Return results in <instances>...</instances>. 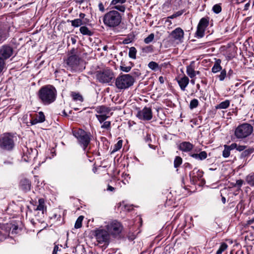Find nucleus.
Here are the masks:
<instances>
[{
	"instance_id": "nucleus-26",
	"label": "nucleus",
	"mask_w": 254,
	"mask_h": 254,
	"mask_svg": "<svg viewBox=\"0 0 254 254\" xmlns=\"http://www.w3.org/2000/svg\"><path fill=\"white\" fill-rule=\"evenodd\" d=\"M230 104V101L229 100H226L217 105L216 106V108L217 109H225L229 107Z\"/></svg>"
},
{
	"instance_id": "nucleus-63",
	"label": "nucleus",
	"mask_w": 254,
	"mask_h": 254,
	"mask_svg": "<svg viewBox=\"0 0 254 254\" xmlns=\"http://www.w3.org/2000/svg\"><path fill=\"white\" fill-rule=\"evenodd\" d=\"M131 41L130 40V39H125L123 41V43L125 44H127L129 43Z\"/></svg>"
},
{
	"instance_id": "nucleus-4",
	"label": "nucleus",
	"mask_w": 254,
	"mask_h": 254,
	"mask_svg": "<svg viewBox=\"0 0 254 254\" xmlns=\"http://www.w3.org/2000/svg\"><path fill=\"white\" fill-rule=\"evenodd\" d=\"M72 133L73 135L77 138L79 144L85 150L91 140L90 133H87L80 128L73 130Z\"/></svg>"
},
{
	"instance_id": "nucleus-21",
	"label": "nucleus",
	"mask_w": 254,
	"mask_h": 254,
	"mask_svg": "<svg viewBox=\"0 0 254 254\" xmlns=\"http://www.w3.org/2000/svg\"><path fill=\"white\" fill-rule=\"evenodd\" d=\"M45 120V117L42 112H40L36 115V118L31 120L32 125H36L39 123H43Z\"/></svg>"
},
{
	"instance_id": "nucleus-32",
	"label": "nucleus",
	"mask_w": 254,
	"mask_h": 254,
	"mask_svg": "<svg viewBox=\"0 0 254 254\" xmlns=\"http://www.w3.org/2000/svg\"><path fill=\"white\" fill-rule=\"evenodd\" d=\"M137 53V50L136 48L134 47H131L129 48L128 56L129 58L132 59H136V54Z\"/></svg>"
},
{
	"instance_id": "nucleus-23",
	"label": "nucleus",
	"mask_w": 254,
	"mask_h": 254,
	"mask_svg": "<svg viewBox=\"0 0 254 254\" xmlns=\"http://www.w3.org/2000/svg\"><path fill=\"white\" fill-rule=\"evenodd\" d=\"M221 60L220 59H216L215 62L211 68L213 73H216L222 70V66L220 64Z\"/></svg>"
},
{
	"instance_id": "nucleus-50",
	"label": "nucleus",
	"mask_w": 254,
	"mask_h": 254,
	"mask_svg": "<svg viewBox=\"0 0 254 254\" xmlns=\"http://www.w3.org/2000/svg\"><path fill=\"white\" fill-rule=\"evenodd\" d=\"M5 65V61L0 58V73L2 71Z\"/></svg>"
},
{
	"instance_id": "nucleus-56",
	"label": "nucleus",
	"mask_w": 254,
	"mask_h": 254,
	"mask_svg": "<svg viewBox=\"0 0 254 254\" xmlns=\"http://www.w3.org/2000/svg\"><path fill=\"white\" fill-rule=\"evenodd\" d=\"M184 11H185L184 10H182L180 11H177L174 14H175L176 17H178V16H181V15H182L183 13L184 12Z\"/></svg>"
},
{
	"instance_id": "nucleus-2",
	"label": "nucleus",
	"mask_w": 254,
	"mask_h": 254,
	"mask_svg": "<svg viewBox=\"0 0 254 254\" xmlns=\"http://www.w3.org/2000/svg\"><path fill=\"white\" fill-rule=\"evenodd\" d=\"M121 14L117 10H112L106 13L103 18L104 24L110 28L119 26L122 22Z\"/></svg>"
},
{
	"instance_id": "nucleus-27",
	"label": "nucleus",
	"mask_w": 254,
	"mask_h": 254,
	"mask_svg": "<svg viewBox=\"0 0 254 254\" xmlns=\"http://www.w3.org/2000/svg\"><path fill=\"white\" fill-rule=\"evenodd\" d=\"M70 22L71 25L74 27H78L85 24V22L80 18L75 19L70 21Z\"/></svg>"
},
{
	"instance_id": "nucleus-10",
	"label": "nucleus",
	"mask_w": 254,
	"mask_h": 254,
	"mask_svg": "<svg viewBox=\"0 0 254 254\" xmlns=\"http://www.w3.org/2000/svg\"><path fill=\"white\" fill-rule=\"evenodd\" d=\"M95 237L99 243L108 244L110 239L109 232L104 229H98L95 231Z\"/></svg>"
},
{
	"instance_id": "nucleus-62",
	"label": "nucleus",
	"mask_w": 254,
	"mask_h": 254,
	"mask_svg": "<svg viewBox=\"0 0 254 254\" xmlns=\"http://www.w3.org/2000/svg\"><path fill=\"white\" fill-rule=\"evenodd\" d=\"M70 40L72 44H75L76 43V39L75 37H71Z\"/></svg>"
},
{
	"instance_id": "nucleus-53",
	"label": "nucleus",
	"mask_w": 254,
	"mask_h": 254,
	"mask_svg": "<svg viewBox=\"0 0 254 254\" xmlns=\"http://www.w3.org/2000/svg\"><path fill=\"white\" fill-rule=\"evenodd\" d=\"M6 238V234H2V232L0 231V241H2Z\"/></svg>"
},
{
	"instance_id": "nucleus-22",
	"label": "nucleus",
	"mask_w": 254,
	"mask_h": 254,
	"mask_svg": "<svg viewBox=\"0 0 254 254\" xmlns=\"http://www.w3.org/2000/svg\"><path fill=\"white\" fill-rule=\"evenodd\" d=\"M190 156L192 158L199 160H203L207 158V153L203 151L200 152L199 153H193L190 154Z\"/></svg>"
},
{
	"instance_id": "nucleus-7",
	"label": "nucleus",
	"mask_w": 254,
	"mask_h": 254,
	"mask_svg": "<svg viewBox=\"0 0 254 254\" xmlns=\"http://www.w3.org/2000/svg\"><path fill=\"white\" fill-rule=\"evenodd\" d=\"M66 63L71 70L77 71L82 69V60L78 56L73 55L70 56L66 60Z\"/></svg>"
},
{
	"instance_id": "nucleus-44",
	"label": "nucleus",
	"mask_w": 254,
	"mask_h": 254,
	"mask_svg": "<svg viewBox=\"0 0 254 254\" xmlns=\"http://www.w3.org/2000/svg\"><path fill=\"white\" fill-rule=\"evenodd\" d=\"M212 10L214 12L218 14L221 11L222 9H221V6L219 4H215L213 6Z\"/></svg>"
},
{
	"instance_id": "nucleus-13",
	"label": "nucleus",
	"mask_w": 254,
	"mask_h": 254,
	"mask_svg": "<svg viewBox=\"0 0 254 254\" xmlns=\"http://www.w3.org/2000/svg\"><path fill=\"white\" fill-rule=\"evenodd\" d=\"M13 53V48L7 45H4L0 48V58L5 61L12 56Z\"/></svg>"
},
{
	"instance_id": "nucleus-61",
	"label": "nucleus",
	"mask_w": 254,
	"mask_h": 254,
	"mask_svg": "<svg viewBox=\"0 0 254 254\" xmlns=\"http://www.w3.org/2000/svg\"><path fill=\"white\" fill-rule=\"evenodd\" d=\"M159 81L160 83L163 84L164 83V78L163 76H160L159 77Z\"/></svg>"
},
{
	"instance_id": "nucleus-33",
	"label": "nucleus",
	"mask_w": 254,
	"mask_h": 254,
	"mask_svg": "<svg viewBox=\"0 0 254 254\" xmlns=\"http://www.w3.org/2000/svg\"><path fill=\"white\" fill-rule=\"evenodd\" d=\"M182 158L180 156H176L174 162V167L176 168L179 167L182 164Z\"/></svg>"
},
{
	"instance_id": "nucleus-38",
	"label": "nucleus",
	"mask_w": 254,
	"mask_h": 254,
	"mask_svg": "<svg viewBox=\"0 0 254 254\" xmlns=\"http://www.w3.org/2000/svg\"><path fill=\"white\" fill-rule=\"evenodd\" d=\"M230 150L228 148V145H224V149L223 151V154L222 155L224 158H227L229 156L230 154Z\"/></svg>"
},
{
	"instance_id": "nucleus-40",
	"label": "nucleus",
	"mask_w": 254,
	"mask_h": 254,
	"mask_svg": "<svg viewBox=\"0 0 254 254\" xmlns=\"http://www.w3.org/2000/svg\"><path fill=\"white\" fill-rule=\"evenodd\" d=\"M198 105V101L196 99H193L190 102V108L193 109L196 108Z\"/></svg>"
},
{
	"instance_id": "nucleus-5",
	"label": "nucleus",
	"mask_w": 254,
	"mask_h": 254,
	"mask_svg": "<svg viewBox=\"0 0 254 254\" xmlns=\"http://www.w3.org/2000/svg\"><path fill=\"white\" fill-rule=\"evenodd\" d=\"M253 131V127L249 124L244 123L235 129V135L239 139L245 138L250 135Z\"/></svg>"
},
{
	"instance_id": "nucleus-36",
	"label": "nucleus",
	"mask_w": 254,
	"mask_h": 254,
	"mask_svg": "<svg viewBox=\"0 0 254 254\" xmlns=\"http://www.w3.org/2000/svg\"><path fill=\"white\" fill-rule=\"evenodd\" d=\"M83 218L84 217L83 216H80L78 217V218L76 220L75 225H74V227L76 229H78V228H80L81 227L82 222Z\"/></svg>"
},
{
	"instance_id": "nucleus-29",
	"label": "nucleus",
	"mask_w": 254,
	"mask_h": 254,
	"mask_svg": "<svg viewBox=\"0 0 254 254\" xmlns=\"http://www.w3.org/2000/svg\"><path fill=\"white\" fill-rule=\"evenodd\" d=\"M148 67L154 71L157 70H161V67L159 66V64L155 62H150L148 64Z\"/></svg>"
},
{
	"instance_id": "nucleus-54",
	"label": "nucleus",
	"mask_w": 254,
	"mask_h": 254,
	"mask_svg": "<svg viewBox=\"0 0 254 254\" xmlns=\"http://www.w3.org/2000/svg\"><path fill=\"white\" fill-rule=\"evenodd\" d=\"M228 147L230 149V150L234 149H237V144L236 143H234L231 144L229 146L228 145Z\"/></svg>"
},
{
	"instance_id": "nucleus-28",
	"label": "nucleus",
	"mask_w": 254,
	"mask_h": 254,
	"mask_svg": "<svg viewBox=\"0 0 254 254\" xmlns=\"http://www.w3.org/2000/svg\"><path fill=\"white\" fill-rule=\"evenodd\" d=\"M79 31L84 35L92 36L93 34V33L86 26L80 27Z\"/></svg>"
},
{
	"instance_id": "nucleus-14",
	"label": "nucleus",
	"mask_w": 254,
	"mask_h": 254,
	"mask_svg": "<svg viewBox=\"0 0 254 254\" xmlns=\"http://www.w3.org/2000/svg\"><path fill=\"white\" fill-rule=\"evenodd\" d=\"M136 117L140 120L149 121L152 118V112L150 108L144 107L142 110L139 111Z\"/></svg>"
},
{
	"instance_id": "nucleus-60",
	"label": "nucleus",
	"mask_w": 254,
	"mask_h": 254,
	"mask_svg": "<svg viewBox=\"0 0 254 254\" xmlns=\"http://www.w3.org/2000/svg\"><path fill=\"white\" fill-rule=\"evenodd\" d=\"M243 205V201L242 200L240 201V202L237 204V208H241Z\"/></svg>"
},
{
	"instance_id": "nucleus-25",
	"label": "nucleus",
	"mask_w": 254,
	"mask_h": 254,
	"mask_svg": "<svg viewBox=\"0 0 254 254\" xmlns=\"http://www.w3.org/2000/svg\"><path fill=\"white\" fill-rule=\"evenodd\" d=\"M39 204L37 206L36 208L35 209L36 210H39L41 211L42 213H44V212L45 210H46V208L45 207V201L44 199L43 198H40L38 200Z\"/></svg>"
},
{
	"instance_id": "nucleus-41",
	"label": "nucleus",
	"mask_w": 254,
	"mask_h": 254,
	"mask_svg": "<svg viewBox=\"0 0 254 254\" xmlns=\"http://www.w3.org/2000/svg\"><path fill=\"white\" fill-rule=\"evenodd\" d=\"M123 144V140H120L115 145L114 148L113 149V152H116L120 149L122 148Z\"/></svg>"
},
{
	"instance_id": "nucleus-19",
	"label": "nucleus",
	"mask_w": 254,
	"mask_h": 254,
	"mask_svg": "<svg viewBox=\"0 0 254 254\" xmlns=\"http://www.w3.org/2000/svg\"><path fill=\"white\" fill-rule=\"evenodd\" d=\"M189 81L190 80L189 77L185 75H184L183 77L179 78L177 79V82L182 91H185L186 90V87L189 84Z\"/></svg>"
},
{
	"instance_id": "nucleus-3",
	"label": "nucleus",
	"mask_w": 254,
	"mask_h": 254,
	"mask_svg": "<svg viewBox=\"0 0 254 254\" xmlns=\"http://www.w3.org/2000/svg\"><path fill=\"white\" fill-rule=\"evenodd\" d=\"M135 78L130 74H122L116 79L115 85L120 90H125L131 86Z\"/></svg>"
},
{
	"instance_id": "nucleus-34",
	"label": "nucleus",
	"mask_w": 254,
	"mask_h": 254,
	"mask_svg": "<svg viewBox=\"0 0 254 254\" xmlns=\"http://www.w3.org/2000/svg\"><path fill=\"white\" fill-rule=\"evenodd\" d=\"M228 248V245L225 243H223L221 244L219 248L217 251L216 254H221L223 252L226 250Z\"/></svg>"
},
{
	"instance_id": "nucleus-20",
	"label": "nucleus",
	"mask_w": 254,
	"mask_h": 254,
	"mask_svg": "<svg viewBox=\"0 0 254 254\" xmlns=\"http://www.w3.org/2000/svg\"><path fill=\"white\" fill-rule=\"evenodd\" d=\"M186 72L188 75L191 78H193L196 76L195 62L194 61L191 62L190 64L187 66Z\"/></svg>"
},
{
	"instance_id": "nucleus-1",
	"label": "nucleus",
	"mask_w": 254,
	"mask_h": 254,
	"mask_svg": "<svg viewBox=\"0 0 254 254\" xmlns=\"http://www.w3.org/2000/svg\"><path fill=\"white\" fill-rule=\"evenodd\" d=\"M57 90L52 85L43 86L38 91V97L44 105H49L54 102L56 98Z\"/></svg>"
},
{
	"instance_id": "nucleus-31",
	"label": "nucleus",
	"mask_w": 254,
	"mask_h": 254,
	"mask_svg": "<svg viewBox=\"0 0 254 254\" xmlns=\"http://www.w3.org/2000/svg\"><path fill=\"white\" fill-rule=\"evenodd\" d=\"M0 228L2 230H3L5 232V233L2 232V234H6L7 237L9 234V231L11 230L12 228L11 224L7 223L5 224H3L0 227Z\"/></svg>"
},
{
	"instance_id": "nucleus-51",
	"label": "nucleus",
	"mask_w": 254,
	"mask_h": 254,
	"mask_svg": "<svg viewBox=\"0 0 254 254\" xmlns=\"http://www.w3.org/2000/svg\"><path fill=\"white\" fill-rule=\"evenodd\" d=\"M120 69L123 71L127 72L130 70L131 67L130 66H126L125 65H121L120 66Z\"/></svg>"
},
{
	"instance_id": "nucleus-11",
	"label": "nucleus",
	"mask_w": 254,
	"mask_h": 254,
	"mask_svg": "<svg viewBox=\"0 0 254 254\" xmlns=\"http://www.w3.org/2000/svg\"><path fill=\"white\" fill-rule=\"evenodd\" d=\"M107 229L109 233L115 236L122 232L123 227L120 222L113 221L107 226Z\"/></svg>"
},
{
	"instance_id": "nucleus-59",
	"label": "nucleus",
	"mask_w": 254,
	"mask_h": 254,
	"mask_svg": "<svg viewBox=\"0 0 254 254\" xmlns=\"http://www.w3.org/2000/svg\"><path fill=\"white\" fill-rule=\"evenodd\" d=\"M132 74H133V75L132 76L134 78V77L138 76L140 74V73L138 71H136L135 72H134Z\"/></svg>"
},
{
	"instance_id": "nucleus-39",
	"label": "nucleus",
	"mask_w": 254,
	"mask_h": 254,
	"mask_svg": "<svg viewBox=\"0 0 254 254\" xmlns=\"http://www.w3.org/2000/svg\"><path fill=\"white\" fill-rule=\"evenodd\" d=\"M145 140L146 142L148 143V146L150 148L155 149L156 146L150 143V142H151V135L150 134H147L146 135V137H145Z\"/></svg>"
},
{
	"instance_id": "nucleus-47",
	"label": "nucleus",
	"mask_w": 254,
	"mask_h": 254,
	"mask_svg": "<svg viewBox=\"0 0 254 254\" xmlns=\"http://www.w3.org/2000/svg\"><path fill=\"white\" fill-rule=\"evenodd\" d=\"M253 151L252 149H249L245 150L242 153V155L244 157H246L250 155Z\"/></svg>"
},
{
	"instance_id": "nucleus-42",
	"label": "nucleus",
	"mask_w": 254,
	"mask_h": 254,
	"mask_svg": "<svg viewBox=\"0 0 254 254\" xmlns=\"http://www.w3.org/2000/svg\"><path fill=\"white\" fill-rule=\"evenodd\" d=\"M154 38V34L153 33H151L144 39V42L145 44H149L153 40Z\"/></svg>"
},
{
	"instance_id": "nucleus-24",
	"label": "nucleus",
	"mask_w": 254,
	"mask_h": 254,
	"mask_svg": "<svg viewBox=\"0 0 254 254\" xmlns=\"http://www.w3.org/2000/svg\"><path fill=\"white\" fill-rule=\"evenodd\" d=\"M246 182L251 187H254V173H251L246 177Z\"/></svg>"
},
{
	"instance_id": "nucleus-35",
	"label": "nucleus",
	"mask_w": 254,
	"mask_h": 254,
	"mask_svg": "<svg viewBox=\"0 0 254 254\" xmlns=\"http://www.w3.org/2000/svg\"><path fill=\"white\" fill-rule=\"evenodd\" d=\"M101 127L103 129H105L107 130H110L111 128V122L110 121H105L102 123Z\"/></svg>"
},
{
	"instance_id": "nucleus-49",
	"label": "nucleus",
	"mask_w": 254,
	"mask_h": 254,
	"mask_svg": "<svg viewBox=\"0 0 254 254\" xmlns=\"http://www.w3.org/2000/svg\"><path fill=\"white\" fill-rule=\"evenodd\" d=\"M127 0H112L111 5H116L118 3L123 4L126 2Z\"/></svg>"
},
{
	"instance_id": "nucleus-8",
	"label": "nucleus",
	"mask_w": 254,
	"mask_h": 254,
	"mask_svg": "<svg viewBox=\"0 0 254 254\" xmlns=\"http://www.w3.org/2000/svg\"><path fill=\"white\" fill-rule=\"evenodd\" d=\"M111 110L109 107L105 106H99L96 107L95 116L100 123L102 124L110 117L111 115L109 114Z\"/></svg>"
},
{
	"instance_id": "nucleus-43",
	"label": "nucleus",
	"mask_w": 254,
	"mask_h": 254,
	"mask_svg": "<svg viewBox=\"0 0 254 254\" xmlns=\"http://www.w3.org/2000/svg\"><path fill=\"white\" fill-rule=\"evenodd\" d=\"M221 71V73L218 75V77L220 81H223L227 75L226 71L225 69Z\"/></svg>"
},
{
	"instance_id": "nucleus-37",
	"label": "nucleus",
	"mask_w": 254,
	"mask_h": 254,
	"mask_svg": "<svg viewBox=\"0 0 254 254\" xmlns=\"http://www.w3.org/2000/svg\"><path fill=\"white\" fill-rule=\"evenodd\" d=\"M7 37V34L3 30L0 28V43L5 40Z\"/></svg>"
},
{
	"instance_id": "nucleus-64",
	"label": "nucleus",
	"mask_w": 254,
	"mask_h": 254,
	"mask_svg": "<svg viewBox=\"0 0 254 254\" xmlns=\"http://www.w3.org/2000/svg\"><path fill=\"white\" fill-rule=\"evenodd\" d=\"M114 190H115V189L114 187H113L111 186H109V185L108 186V188H107L108 190L113 191Z\"/></svg>"
},
{
	"instance_id": "nucleus-45",
	"label": "nucleus",
	"mask_w": 254,
	"mask_h": 254,
	"mask_svg": "<svg viewBox=\"0 0 254 254\" xmlns=\"http://www.w3.org/2000/svg\"><path fill=\"white\" fill-rule=\"evenodd\" d=\"M11 233L12 234H17L19 233V231H20V229L18 228V226L13 225L11 224Z\"/></svg>"
},
{
	"instance_id": "nucleus-9",
	"label": "nucleus",
	"mask_w": 254,
	"mask_h": 254,
	"mask_svg": "<svg viewBox=\"0 0 254 254\" xmlns=\"http://www.w3.org/2000/svg\"><path fill=\"white\" fill-rule=\"evenodd\" d=\"M96 77L101 83H109L114 77V73L110 69H105L103 71H97Z\"/></svg>"
},
{
	"instance_id": "nucleus-16",
	"label": "nucleus",
	"mask_w": 254,
	"mask_h": 254,
	"mask_svg": "<svg viewBox=\"0 0 254 254\" xmlns=\"http://www.w3.org/2000/svg\"><path fill=\"white\" fill-rule=\"evenodd\" d=\"M203 171L195 168L190 174V180L192 181L194 183H195L197 181L199 180H202V177L203 176Z\"/></svg>"
},
{
	"instance_id": "nucleus-17",
	"label": "nucleus",
	"mask_w": 254,
	"mask_h": 254,
	"mask_svg": "<svg viewBox=\"0 0 254 254\" xmlns=\"http://www.w3.org/2000/svg\"><path fill=\"white\" fill-rule=\"evenodd\" d=\"M184 32L181 28H177L171 33V36L175 40H181L184 37Z\"/></svg>"
},
{
	"instance_id": "nucleus-30",
	"label": "nucleus",
	"mask_w": 254,
	"mask_h": 254,
	"mask_svg": "<svg viewBox=\"0 0 254 254\" xmlns=\"http://www.w3.org/2000/svg\"><path fill=\"white\" fill-rule=\"evenodd\" d=\"M71 95L73 98V100L74 101H79L80 102H82L83 101V98L82 96L78 93L72 92L71 93Z\"/></svg>"
},
{
	"instance_id": "nucleus-48",
	"label": "nucleus",
	"mask_w": 254,
	"mask_h": 254,
	"mask_svg": "<svg viewBox=\"0 0 254 254\" xmlns=\"http://www.w3.org/2000/svg\"><path fill=\"white\" fill-rule=\"evenodd\" d=\"M142 51L145 53H151L153 52L152 46H147L142 49Z\"/></svg>"
},
{
	"instance_id": "nucleus-46",
	"label": "nucleus",
	"mask_w": 254,
	"mask_h": 254,
	"mask_svg": "<svg viewBox=\"0 0 254 254\" xmlns=\"http://www.w3.org/2000/svg\"><path fill=\"white\" fill-rule=\"evenodd\" d=\"M114 8L121 11V12H124L125 11V9H126V7L124 5H115V6H114Z\"/></svg>"
},
{
	"instance_id": "nucleus-58",
	"label": "nucleus",
	"mask_w": 254,
	"mask_h": 254,
	"mask_svg": "<svg viewBox=\"0 0 254 254\" xmlns=\"http://www.w3.org/2000/svg\"><path fill=\"white\" fill-rule=\"evenodd\" d=\"M253 223H254V217L253 218H251V219H250L247 221V224H249V225L252 224Z\"/></svg>"
},
{
	"instance_id": "nucleus-55",
	"label": "nucleus",
	"mask_w": 254,
	"mask_h": 254,
	"mask_svg": "<svg viewBox=\"0 0 254 254\" xmlns=\"http://www.w3.org/2000/svg\"><path fill=\"white\" fill-rule=\"evenodd\" d=\"M246 147V146L244 145H237V150L239 151H243L245 150Z\"/></svg>"
},
{
	"instance_id": "nucleus-57",
	"label": "nucleus",
	"mask_w": 254,
	"mask_h": 254,
	"mask_svg": "<svg viewBox=\"0 0 254 254\" xmlns=\"http://www.w3.org/2000/svg\"><path fill=\"white\" fill-rule=\"evenodd\" d=\"M99 9H100V11H103L104 10V6L103 4L102 3L100 2L99 4Z\"/></svg>"
},
{
	"instance_id": "nucleus-15",
	"label": "nucleus",
	"mask_w": 254,
	"mask_h": 254,
	"mask_svg": "<svg viewBox=\"0 0 254 254\" xmlns=\"http://www.w3.org/2000/svg\"><path fill=\"white\" fill-rule=\"evenodd\" d=\"M19 187L22 191L27 192L31 190V182L28 179L22 178L20 180Z\"/></svg>"
},
{
	"instance_id": "nucleus-18",
	"label": "nucleus",
	"mask_w": 254,
	"mask_h": 254,
	"mask_svg": "<svg viewBox=\"0 0 254 254\" xmlns=\"http://www.w3.org/2000/svg\"><path fill=\"white\" fill-rule=\"evenodd\" d=\"M178 147L180 150L187 152L192 150L193 148V145L190 142L184 141L179 144Z\"/></svg>"
},
{
	"instance_id": "nucleus-52",
	"label": "nucleus",
	"mask_w": 254,
	"mask_h": 254,
	"mask_svg": "<svg viewBox=\"0 0 254 254\" xmlns=\"http://www.w3.org/2000/svg\"><path fill=\"white\" fill-rule=\"evenodd\" d=\"M243 183H244L243 180H242L241 179L238 180L236 181V183L235 185H234V186L237 187L239 188V189H240V188L243 185Z\"/></svg>"
},
{
	"instance_id": "nucleus-12",
	"label": "nucleus",
	"mask_w": 254,
	"mask_h": 254,
	"mask_svg": "<svg viewBox=\"0 0 254 254\" xmlns=\"http://www.w3.org/2000/svg\"><path fill=\"white\" fill-rule=\"evenodd\" d=\"M209 24V18L203 17L202 18L197 25V30L196 32V35L200 38L203 37L204 31L206 27Z\"/></svg>"
},
{
	"instance_id": "nucleus-6",
	"label": "nucleus",
	"mask_w": 254,
	"mask_h": 254,
	"mask_svg": "<svg viewBox=\"0 0 254 254\" xmlns=\"http://www.w3.org/2000/svg\"><path fill=\"white\" fill-rule=\"evenodd\" d=\"M14 146L13 136L10 133H6L0 136V148L3 150L10 151Z\"/></svg>"
}]
</instances>
